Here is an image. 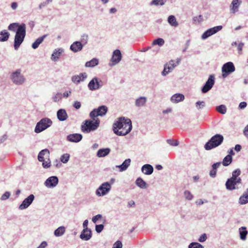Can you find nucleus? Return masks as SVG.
Wrapping results in <instances>:
<instances>
[{"instance_id":"1","label":"nucleus","mask_w":248,"mask_h":248,"mask_svg":"<svg viewBox=\"0 0 248 248\" xmlns=\"http://www.w3.org/2000/svg\"><path fill=\"white\" fill-rule=\"evenodd\" d=\"M132 123L129 119L121 117L113 124L114 133L119 136H124L128 134L132 129Z\"/></svg>"},{"instance_id":"2","label":"nucleus","mask_w":248,"mask_h":248,"mask_svg":"<svg viewBox=\"0 0 248 248\" xmlns=\"http://www.w3.org/2000/svg\"><path fill=\"white\" fill-rule=\"evenodd\" d=\"M26 36V25L24 23L17 29L15 37L14 48L17 50L23 42Z\"/></svg>"},{"instance_id":"3","label":"nucleus","mask_w":248,"mask_h":248,"mask_svg":"<svg viewBox=\"0 0 248 248\" xmlns=\"http://www.w3.org/2000/svg\"><path fill=\"white\" fill-rule=\"evenodd\" d=\"M100 124V120L98 118L94 120H87L81 125L82 131L84 133H89L97 129Z\"/></svg>"},{"instance_id":"4","label":"nucleus","mask_w":248,"mask_h":248,"mask_svg":"<svg viewBox=\"0 0 248 248\" xmlns=\"http://www.w3.org/2000/svg\"><path fill=\"white\" fill-rule=\"evenodd\" d=\"M224 138L220 134H216L213 136L211 139L205 144L204 148L206 150H210L220 145L223 142Z\"/></svg>"},{"instance_id":"5","label":"nucleus","mask_w":248,"mask_h":248,"mask_svg":"<svg viewBox=\"0 0 248 248\" xmlns=\"http://www.w3.org/2000/svg\"><path fill=\"white\" fill-rule=\"evenodd\" d=\"M52 124V122L50 119L43 118L37 123L34 131L36 133H39L50 126Z\"/></svg>"},{"instance_id":"6","label":"nucleus","mask_w":248,"mask_h":248,"mask_svg":"<svg viewBox=\"0 0 248 248\" xmlns=\"http://www.w3.org/2000/svg\"><path fill=\"white\" fill-rule=\"evenodd\" d=\"M108 107L106 106H101L97 108H94L90 113V117L93 120L98 118V116H104L108 111Z\"/></svg>"},{"instance_id":"7","label":"nucleus","mask_w":248,"mask_h":248,"mask_svg":"<svg viewBox=\"0 0 248 248\" xmlns=\"http://www.w3.org/2000/svg\"><path fill=\"white\" fill-rule=\"evenodd\" d=\"M235 67L232 62H228L222 67V76L225 78H226L230 73L235 71Z\"/></svg>"},{"instance_id":"8","label":"nucleus","mask_w":248,"mask_h":248,"mask_svg":"<svg viewBox=\"0 0 248 248\" xmlns=\"http://www.w3.org/2000/svg\"><path fill=\"white\" fill-rule=\"evenodd\" d=\"M181 61L180 59L178 58L176 61L173 60L170 61L168 63L165 64L164 69L162 74L163 76H166L168 74L170 70H172L176 66H177Z\"/></svg>"},{"instance_id":"9","label":"nucleus","mask_w":248,"mask_h":248,"mask_svg":"<svg viewBox=\"0 0 248 248\" xmlns=\"http://www.w3.org/2000/svg\"><path fill=\"white\" fill-rule=\"evenodd\" d=\"M111 188V186L108 182L103 183L96 191V194L99 196L106 195Z\"/></svg>"},{"instance_id":"10","label":"nucleus","mask_w":248,"mask_h":248,"mask_svg":"<svg viewBox=\"0 0 248 248\" xmlns=\"http://www.w3.org/2000/svg\"><path fill=\"white\" fill-rule=\"evenodd\" d=\"M215 83V77L213 75L209 76L207 81L202 89L203 93H206L208 92L213 87Z\"/></svg>"},{"instance_id":"11","label":"nucleus","mask_w":248,"mask_h":248,"mask_svg":"<svg viewBox=\"0 0 248 248\" xmlns=\"http://www.w3.org/2000/svg\"><path fill=\"white\" fill-rule=\"evenodd\" d=\"M241 183V179L238 178L237 180L233 179L232 178L228 179L225 184L226 188L229 190H232L236 188L235 186L237 184H240Z\"/></svg>"},{"instance_id":"12","label":"nucleus","mask_w":248,"mask_h":248,"mask_svg":"<svg viewBox=\"0 0 248 248\" xmlns=\"http://www.w3.org/2000/svg\"><path fill=\"white\" fill-rule=\"evenodd\" d=\"M11 78L13 81L16 84H22L24 81V78L20 74V70L14 72L11 76Z\"/></svg>"},{"instance_id":"13","label":"nucleus","mask_w":248,"mask_h":248,"mask_svg":"<svg viewBox=\"0 0 248 248\" xmlns=\"http://www.w3.org/2000/svg\"><path fill=\"white\" fill-rule=\"evenodd\" d=\"M222 28V26H217L212 28H210L202 34V37L203 39H205L221 30Z\"/></svg>"},{"instance_id":"14","label":"nucleus","mask_w":248,"mask_h":248,"mask_svg":"<svg viewBox=\"0 0 248 248\" xmlns=\"http://www.w3.org/2000/svg\"><path fill=\"white\" fill-rule=\"evenodd\" d=\"M34 199V196L33 194H31L27 198H26L19 205V209L23 210L27 208L32 203Z\"/></svg>"},{"instance_id":"15","label":"nucleus","mask_w":248,"mask_h":248,"mask_svg":"<svg viewBox=\"0 0 248 248\" xmlns=\"http://www.w3.org/2000/svg\"><path fill=\"white\" fill-rule=\"evenodd\" d=\"M58 183V178L56 176L49 177L45 182V185L47 187H54Z\"/></svg>"},{"instance_id":"16","label":"nucleus","mask_w":248,"mask_h":248,"mask_svg":"<svg viewBox=\"0 0 248 248\" xmlns=\"http://www.w3.org/2000/svg\"><path fill=\"white\" fill-rule=\"evenodd\" d=\"M122 59V54L121 51L119 49H116L113 51V55L111 58V62L113 64L118 63Z\"/></svg>"},{"instance_id":"17","label":"nucleus","mask_w":248,"mask_h":248,"mask_svg":"<svg viewBox=\"0 0 248 248\" xmlns=\"http://www.w3.org/2000/svg\"><path fill=\"white\" fill-rule=\"evenodd\" d=\"M241 2V0H232L230 6L231 13L234 14L237 12Z\"/></svg>"},{"instance_id":"18","label":"nucleus","mask_w":248,"mask_h":248,"mask_svg":"<svg viewBox=\"0 0 248 248\" xmlns=\"http://www.w3.org/2000/svg\"><path fill=\"white\" fill-rule=\"evenodd\" d=\"M100 86L98 79L96 77L93 78L88 84V87L92 91L99 89Z\"/></svg>"},{"instance_id":"19","label":"nucleus","mask_w":248,"mask_h":248,"mask_svg":"<svg viewBox=\"0 0 248 248\" xmlns=\"http://www.w3.org/2000/svg\"><path fill=\"white\" fill-rule=\"evenodd\" d=\"M50 153L48 149H44L42 150L39 154L38 159L39 161H45L49 157Z\"/></svg>"},{"instance_id":"20","label":"nucleus","mask_w":248,"mask_h":248,"mask_svg":"<svg viewBox=\"0 0 248 248\" xmlns=\"http://www.w3.org/2000/svg\"><path fill=\"white\" fill-rule=\"evenodd\" d=\"M83 45L80 42L76 41L70 46V49L74 52H77L82 50Z\"/></svg>"},{"instance_id":"21","label":"nucleus","mask_w":248,"mask_h":248,"mask_svg":"<svg viewBox=\"0 0 248 248\" xmlns=\"http://www.w3.org/2000/svg\"><path fill=\"white\" fill-rule=\"evenodd\" d=\"M87 76L86 73H81L79 75L74 76L72 78V80L73 82L78 83L80 81H84L86 78Z\"/></svg>"},{"instance_id":"22","label":"nucleus","mask_w":248,"mask_h":248,"mask_svg":"<svg viewBox=\"0 0 248 248\" xmlns=\"http://www.w3.org/2000/svg\"><path fill=\"white\" fill-rule=\"evenodd\" d=\"M91 237L92 232L91 230L83 229L80 235V237L81 239L86 241L89 240Z\"/></svg>"},{"instance_id":"23","label":"nucleus","mask_w":248,"mask_h":248,"mask_svg":"<svg viewBox=\"0 0 248 248\" xmlns=\"http://www.w3.org/2000/svg\"><path fill=\"white\" fill-rule=\"evenodd\" d=\"M82 136L81 134H74L67 136V140L72 142H77L82 139Z\"/></svg>"},{"instance_id":"24","label":"nucleus","mask_w":248,"mask_h":248,"mask_svg":"<svg viewBox=\"0 0 248 248\" xmlns=\"http://www.w3.org/2000/svg\"><path fill=\"white\" fill-rule=\"evenodd\" d=\"M57 117L58 119L61 121H64L67 118V114L65 110L63 109H59L57 111Z\"/></svg>"},{"instance_id":"25","label":"nucleus","mask_w":248,"mask_h":248,"mask_svg":"<svg viewBox=\"0 0 248 248\" xmlns=\"http://www.w3.org/2000/svg\"><path fill=\"white\" fill-rule=\"evenodd\" d=\"M153 167L149 164H146L142 167L141 170L143 173L146 175H150L153 172Z\"/></svg>"},{"instance_id":"26","label":"nucleus","mask_w":248,"mask_h":248,"mask_svg":"<svg viewBox=\"0 0 248 248\" xmlns=\"http://www.w3.org/2000/svg\"><path fill=\"white\" fill-rule=\"evenodd\" d=\"M185 99V96L183 94L176 93L172 96L171 101L175 103L181 102Z\"/></svg>"},{"instance_id":"27","label":"nucleus","mask_w":248,"mask_h":248,"mask_svg":"<svg viewBox=\"0 0 248 248\" xmlns=\"http://www.w3.org/2000/svg\"><path fill=\"white\" fill-rule=\"evenodd\" d=\"M10 36V33L5 30L0 32V42L7 41Z\"/></svg>"},{"instance_id":"28","label":"nucleus","mask_w":248,"mask_h":248,"mask_svg":"<svg viewBox=\"0 0 248 248\" xmlns=\"http://www.w3.org/2000/svg\"><path fill=\"white\" fill-rule=\"evenodd\" d=\"M63 50L61 48L58 49H55L51 55V59L52 61L55 62L57 61L61 54Z\"/></svg>"},{"instance_id":"29","label":"nucleus","mask_w":248,"mask_h":248,"mask_svg":"<svg viewBox=\"0 0 248 248\" xmlns=\"http://www.w3.org/2000/svg\"><path fill=\"white\" fill-rule=\"evenodd\" d=\"M147 101L145 97H140L136 100L135 105L136 106L140 107L145 105Z\"/></svg>"},{"instance_id":"30","label":"nucleus","mask_w":248,"mask_h":248,"mask_svg":"<svg viewBox=\"0 0 248 248\" xmlns=\"http://www.w3.org/2000/svg\"><path fill=\"white\" fill-rule=\"evenodd\" d=\"M47 36V35H44L41 37L38 38L35 42L32 44V47L33 49L37 48L39 45L42 43L44 39Z\"/></svg>"},{"instance_id":"31","label":"nucleus","mask_w":248,"mask_h":248,"mask_svg":"<svg viewBox=\"0 0 248 248\" xmlns=\"http://www.w3.org/2000/svg\"><path fill=\"white\" fill-rule=\"evenodd\" d=\"M130 162L131 160L130 159L125 160L122 165L118 166L120 171H122L126 170L130 165Z\"/></svg>"},{"instance_id":"32","label":"nucleus","mask_w":248,"mask_h":248,"mask_svg":"<svg viewBox=\"0 0 248 248\" xmlns=\"http://www.w3.org/2000/svg\"><path fill=\"white\" fill-rule=\"evenodd\" d=\"M248 202V188L247 191L239 198V203L241 204H246Z\"/></svg>"},{"instance_id":"33","label":"nucleus","mask_w":248,"mask_h":248,"mask_svg":"<svg viewBox=\"0 0 248 248\" xmlns=\"http://www.w3.org/2000/svg\"><path fill=\"white\" fill-rule=\"evenodd\" d=\"M168 21L172 26L176 27L178 25V23L176 21V18L174 16H170L168 17Z\"/></svg>"},{"instance_id":"34","label":"nucleus","mask_w":248,"mask_h":248,"mask_svg":"<svg viewBox=\"0 0 248 248\" xmlns=\"http://www.w3.org/2000/svg\"><path fill=\"white\" fill-rule=\"evenodd\" d=\"M110 152V150L108 148L100 149L97 152V156L98 157H104L108 155Z\"/></svg>"},{"instance_id":"35","label":"nucleus","mask_w":248,"mask_h":248,"mask_svg":"<svg viewBox=\"0 0 248 248\" xmlns=\"http://www.w3.org/2000/svg\"><path fill=\"white\" fill-rule=\"evenodd\" d=\"M98 64V60L96 58L92 59L90 61L87 62L85 63V66L87 67H93Z\"/></svg>"},{"instance_id":"36","label":"nucleus","mask_w":248,"mask_h":248,"mask_svg":"<svg viewBox=\"0 0 248 248\" xmlns=\"http://www.w3.org/2000/svg\"><path fill=\"white\" fill-rule=\"evenodd\" d=\"M65 232V228L63 226L59 227L54 231V235L56 236H62Z\"/></svg>"},{"instance_id":"37","label":"nucleus","mask_w":248,"mask_h":248,"mask_svg":"<svg viewBox=\"0 0 248 248\" xmlns=\"http://www.w3.org/2000/svg\"><path fill=\"white\" fill-rule=\"evenodd\" d=\"M232 162V156L230 155H228L226 156L222 161V164L224 166H228Z\"/></svg>"},{"instance_id":"38","label":"nucleus","mask_w":248,"mask_h":248,"mask_svg":"<svg viewBox=\"0 0 248 248\" xmlns=\"http://www.w3.org/2000/svg\"><path fill=\"white\" fill-rule=\"evenodd\" d=\"M136 185L141 188H145L146 187V184L142 179L139 177L137 178L136 181Z\"/></svg>"},{"instance_id":"39","label":"nucleus","mask_w":248,"mask_h":248,"mask_svg":"<svg viewBox=\"0 0 248 248\" xmlns=\"http://www.w3.org/2000/svg\"><path fill=\"white\" fill-rule=\"evenodd\" d=\"M216 110L222 114H224L227 111V108L225 105H221L216 107Z\"/></svg>"},{"instance_id":"40","label":"nucleus","mask_w":248,"mask_h":248,"mask_svg":"<svg viewBox=\"0 0 248 248\" xmlns=\"http://www.w3.org/2000/svg\"><path fill=\"white\" fill-rule=\"evenodd\" d=\"M21 26L17 23H14L10 24L8 26V29L10 31H15L16 30L17 31V29Z\"/></svg>"},{"instance_id":"41","label":"nucleus","mask_w":248,"mask_h":248,"mask_svg":"<svg viewBox=\"0 0 248 248\" xmlns=\"http://www.w3.org/2000/svg\"><path fill=\"white\" fill-rule=\"evenodd\" d=\"M240 170L239 169H236L234 171H233L232 173V176L231 178H232L233 179H235L237 180V179L239 178L238 176L240 175Z\"/></svg>"},{"instance_id":"42","label":"nucleus","mask_w":248,"mask_h":248,"mask_svg":"<svg viewBox=\"0 0 248 248\" xmlns=\"http://www.w3.org/2000/svg\"><path fill=\"white\" fill-rule=\"evenodd\" d=\"M241 228L242 229H243L244 230L240 231V238L243 240H245L246 238V236L248 234V232L246 230V227H242Z\"/></svg>"},{"instance_id":"43","label":"nucleus","mask_w":248,"mask_h":248,"mask_svg":"<svg viewBox=\"0 0 248 248\" xmlns=\"http://www.w3.org/2000/svg\"><path fill=\"white\" fill-rule=\"evenodd\" d=\"M165 42L164 40L160 38H157L154 40L152 43L153 45H158L160 46H162L164 45Z\"/></svg>"},{"instance_id":"44","label":"nucleus","mask_w":248,"mask_h":248,"mask_svg":"<svg viewBox=\"0 0 248 248\" xmlns=\"http://www.w3.org/2000/svg\"><path fill=\"white\" fill-rule=\"evenodd\" d=\"M188 248H203V247L200 243L192 242L189 245Z\"/></svg>"},{"instance_id":"45","label":"nucleus","mask_w":248,"mask_h":248,"mask_svg":"<svg viewBox=\"0 0 248 248\" xmlns=\"http://www.w3.org/2000/svg\"><path fill=\"white\" fill-rule=\"evenodd\" d=\"M205 106V103L203 101H199L196 103V107L198 109L202 108Z\"/></svg>"},{"instance_id":"46","label":"nucleus","mask_w":248,"mask_h":248,"mask_svg":"<svg viewBox=\"0 0 248 248\" xmlns=\"http://www.w3.org/2000/svg\"><path fill=\"white\" fill-rule=\"evenodd\" d=\"M165 0H152L151 5H163L164 4Z\"/></svg>"},{"instance_id":"47","label":"nucleus","mask_w":248,"mask_h":248,"mask_svg":"<svg viewBox=\"0 0 248 248\" xmlns=\"http://www.w3.org/2000/svg\"><path fill=\"white\" fill-rule=\"evenodd\" d=\"M70 155L68 154L63 155L61 157V160L63 163H66L68 162L69 159Z\"/></svg>"},{"instance_id":"48","label":"nucleus","mask_w":248,"mask_h":248,"mask_svg":"<svg viewBox=\"0 0 248 248\" xmlns=\"http://www.w3.org/2000/svg\"><path fill=\"white\" fill-rule=\"evenodd\" d=\"M43 162L42 165L44 168H48L50 166V161L49 158H48L47 159H45V161H42Z\"/></svg>"},{"instance_id":"49","label":"nucleus","mask_w":248,"mask_h":248,"mask_svg":"<svg viewBox=\"0 0 248 248\" xmlns=\"http://www.w3.org/2000/svg\"><path fill=\"white\" fill-rule=\"evenodd\" d=\"M184 195L186 199L188 200H191L193 198V195L189 191H185Z\"/></svg>"},{"instance_id":"50","label":"nucleus","mask_w":248,"mask_h":248,"mask_svg":"<svg viewBox=\"0 0 248 248\" xmlns=\"http://www.w3.org/2000/svg\"><path fill=\"white\" fill-rule=\"evenodd\" d=\"M167 142L172 146H177L179 144V141L177 140H168Z\"/></svg>"},{"instance_id":"51","label":"nucleus","mask_w":248,"mask_h":248,"mask_svg":"<svg viewBox=\"0 0 248 248\" xmlns=\"http://www.w3.org/2000/svg\"><path fill=\"white\" fill-rule=\"evenodd\" d=\"M62 98V94L61 93H57L53 98L54 102H58Z\"/></svg>"},{"instance_id":"52","label":"nucleus","mask_w":248,"mask_h":248,"mask_svg":"<svg viewBox=\"0 0 248 248\" xmlns=\"http://www.w3.org/2000/svg\"><path fill=\"white\" fill-rule=\"evenodd\" d=\"M10 196V193L9 192H5L1 197V200H6L8 199Z\"/></svg>"},{"instance_id":"53","label":"nucleus","mask_w":248,"mask_h":248,"mask_svg":"<svg viewBox=\"0 0 248 248\" xmlns=\"http://www.w3.org/2000/svg\"><path fill=\"white\" fill-rule=\"evenodd\" d=\"M104 228V225L102 224L96 225L95 226V230L96 231L99 233L101 232Z\"/></svg>"},{"instance_id":"54","label":"nucleus","mask_w":248,"mask_h":248,"mask_svg":"<svg viewBox=\"0 0 248 248\" xmlns=\"http://www.w3.org/2000/svg\"><path fill=\"white\" fill-rule=\"evenodd\" d=\"M122 243L120 241H116L113 245V248H122Z\"/></svg>"},{"instance_id":"55","label":"nucleus","mask_w":248,"mask_h":248,"mask_svg":"<svg viewBox=\"0 0 248 248\" xmlns=\"http://www.w3.org/2000/svg\"><path fill=\"white\" fill-rule=\"evenodd\" d=\"M102 217V216L100 214H98L97 215H96L95 216H94L93 218H92V221L93 223H96V221L101 219Z\"/></svg>"},{"instance_id":"56","label":"nucleus","mask_w":248,"mask_h":248,"mask_svg":"<svg viewBox=\"0 0 248 248\" xmlns=\"http://www.w3.org/2000/svg\"><path fill=\"white\" fill-rule=\"evenodd\" d=\"M207 237L205 233L202 235L199 238V241L200 242H204L206 240Z\"/></svg>"},{"instance_id":"57","label":"nucleus","mask_w":248,"mask_h":248,"mask_svg":"<svg viewBox=\"0 0 248 248\" xmlns=\"http://www.w3.org/2000/svg\"><path fill=\"white\" fill-rule=\"evenodd\" d=\"M247 103L245 102H242L239 104V108L240 109H244L247 107Z\"/></svg>"},{"instance_id":"58","label":"nucleus","mask_w":248,"mask_h":248,"mask_svg":"<svg viewBox=\"0 0 248 248\" xmlns=\"http://www.w3.org/2000/svg\"><path fill=\"white\" fill-rule=\"evenodd\" d=\"M221 165L220 162H217L216 163H214L212 165V169L215 170H217V169Z\"/></svg>"},{"instance_id":"59","label":"nucleus","mask_w":248,"mask_h":248,"mask_svg":"<svg viewBox=\"0 0 248 248\" xmlns=\"http://www.w3.org/2000/svg\"><path fill=\"white\" fill-rule=\"evenodd\" d=\"M217 173V170L212 169L210 172V175L212 177H215Z\"/></svg>"},{"instance_id":"60","label":"nucleus","mask_w":248,"mask_h":248,"mask_svg":"<svg viewBox=\"0 0 248 248\" xmlns=\"http://www.w3.org/2000/svg\"><path fill=\"white\" fill-rule=\"evenodd\" d=\"M74 107L76 108V109H78L80 108L81 107V104L78 101H76L75 102L74 104Z\"/></svg>"},{"instance_id":"61","label":"nucleus","mask_w":248,"mask_h":248,"mask_svg":"<svg viewBox=\"0 0 248 248\" xmlns=\"http://www.w3.org/2000/svg\"><path fill=\"white\" fill-rule=\"evenodd\" d=\"M194 20L195 21H198V22L202 21V15L199 16L195 17L194 18Z\"/></svg>"},{"instance_id":"62","label":"nucleus","mask_w":248,"mask_h":248,"mask_svg":"<svg viewBox=\"0 0 248 248\" xmlns=\"http://www.w3.org/2000/svg\"><path fill=\"white\" fill-rule=\"evenodd\" d=\"M47 246V243L43 241L37 248H45Z\"/></svg>"},{"instance_id":"63","label":"nucleus","mask_w":248,"mask_h":248,"mask_svg":"<svg viewBox=\"0 0 248 248\" xmlns=\"http://www.w3.org/2000/svg\"><path fill=\"white\" fill-rule=\"evenodd\" d=\"M88 220H85L83 223V227L84 228V229H86V230H89L88 227H87V226H88Z\"/></svg>"},{"instance_id":"64","label":"nucleus","mask_w":248,"mask_h":248,"mask_svg":"<svg viewBox=\"0 0 248 248\" xmlns=\"http://www.w3.org/2000/svg\"><path fill=\"white\" fill-rule=\"evenodd\" d=\"M244 134L245 135L248 137V125L245 127L244 130Z\"/></svg>"}]
</instances>
